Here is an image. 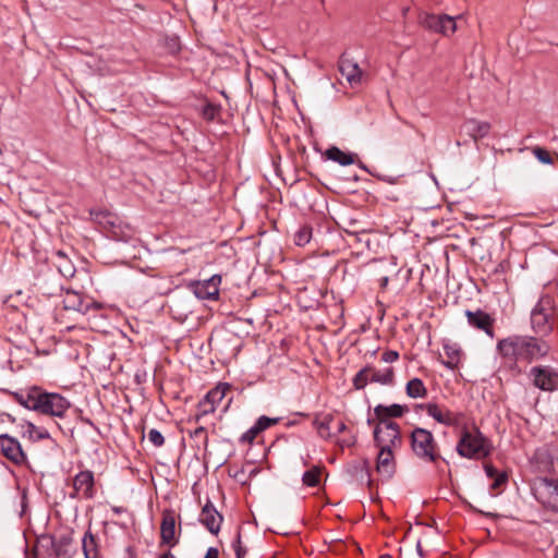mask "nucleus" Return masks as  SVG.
<instances>
[{
	"mask_svg": "<svg viewBox=\"0 0 558 558\" xmlns=\"http://www.w3.org/2000/svg\"><path fill=\"white\" fill-rule=\"evenodd\" d=\"M550 345L542 338L529 335H510L500 339L496 351L511 371L520 373V363L531 364L544 359Z\"/></svg>",
	"mask_w": 558,
	"mask_h": 558,
	"instance_id": "obj_1",
	"label": "nucleus"
},
{
	"mask_svg": "<svg viewBox=\"0 0 558 558\" xmlns=\"http://www.w3.org/2000/svg\"><path fill=\"white\" fill-rule=\"evenodd\" d=\"M14 399L27 410L53 417H63L71 407V402L60 393L47 392L37 386L15 392Z\"/></svg>",
	"mask_w": 558,
	"mask_h": 558,
	"instance_id": "obj_2",
	"label": "nucleus"
},
{
	"mask_svg": "<svg viewBox=\"0 0 558 558\" xmlns=\"http://www.w3.org/2000/svg\"><path fill=\"white\" fill-rule=\"evenodd\" d=\"M459 456L466 459H483L490 454L492 444L477 426L472 428L464 425L456 448Z\"/></svg>",
	"mask_w": 558,
	"mask_h": 558,
	"instance_id": "obj_3",
	"label": "nucleus"
},
{
	"mask_svg": "<svg viewBox=\"0 0 558 558\" xmlns=\"http://www.w3.org/2000/svg\"><path fill=\"white\" fill-rule=\"evenodd\" d=\"M555 325L554 299L545 295L539 299L531 312V326L538 338L548 336Z\"/></svg>",
	"mask_w": 558,
	"mask_h": 558,
	"instance_id": "obj_4",
	"label": "nucleus"
},
{
	"mask_svg": "<svg viewBox=\"0 0 558 558\" xmlns=\"http://www.w3.org/2000/svg\"><path fill=\"white\" fill-rule=\"evenodd\" d=\"M411 448L414 454L425 462H436L440 459L438 445L428 429L415 427L412 430Z\"/></svg>",
	"mask_w": 558,
	"mask_h": 558,
	"instance_id": "obj_5",
	"label": "nucleus"
},
{
	"mask_svg": "<svg viewBox=\"0 0 558 558\" xmlns=\"http://www.w3.org/2000/svg\"><path fill=\"white\" fill-rule=\"evenodd\" d=\"M532 493L544 508L558 512V481L548 477H538L532 485Z\"/></svg>",
	"mask_w": 558,
	"mask_h": 558,
	"instance_id": "obj_6",
	"label": "nucleus"
},
{
	"mask_svg": "<svg viewBox=\"0 0 558 558\" xmlns=\"http://www.w3.org/2000/svg\"><path fill=\"white\" fill-rule=\"evenodd\" d=\"M527 377L536 388L543 391H555L558 389V368L550 365L531 367Z\"/></svg>",
	"mask_w": 558,
	"mask_h": 558,
	"instance_id": "obj_7",
	"label": "nucleus"
},
{
	"mask_svg": "<svg viewBox=\"0 0 558 558\" xmlns=\"http://www.w3.org/2000/svg\"><path fill=\"white\" fill-rule=\"evenodd\" d=\"M417 409L424 411L428 416L433 417L436 422L446 425L457 427L460 425L463 417L462 413H456L445 407H440L437 403H422L416 405Z\"/></svg>",
	"mask_w": 558,
	"mask_h": 558,
	"instance_id": "obj_8",
	"label": "nucleus"
},
{
	"mask_svg": "<svg viewBox=\"0 0 558 558\" xmlns=\"http://www.w3.org/2000/svg\"><path fill=\"white\" fill-rule=\"evenodd\" d=\"M420 23L425 28L445 36L451 35L457 29L456 20L447 14H427L421 16Z\"/></svg>",
	"mask_w": 558,
	"mask_h": 558,
	"instance_id": "obj_9",
	"label": "nucleus"
},
{
	"mask_svg": "<svg viewBox=\"0 0 558 558\" xmlns=\"http://www.w3.org/2000/svg\"><path fill=\"white\" fill-rule=\"evenodd\" d=\"M94 473L89 470L81 471L73 478L74 492L70 494L71 498L92 499L95 495Z\"/></svg>",
	"mask_w": 558,
	"mask_h": 558,
	"instance_id": "obj_10",
	"label": "nucleus"
},
{
	"mask_svg": "<svg viewBox=\"0 0 558 558\" xmlns=\"http://www.w3.org/2000/svg\"><path fill=\"white\" fill-rule=\"evenodd\" d=\"M367 423L375 424L373 435H374L375 446L378 449L377 461H376V471L379 473L381 470V466L384 465V460L381 459L384 456V444L381 442V438H380V433H381L380 425L384 423V404H378L375 407L374 413L369 414L367 417Z\"/></svg>",
	"mask_w": 558,
	"mask_h": 558,
	"instance_id": "obj_11",
	"label": "nucleus"
},
{
	"mask_svg": "<svg viewBox=\"0 0 558 558\" xmlns=\"http://www.w3.org/2000/svg\"><path fill=\"white\" fill-rule=\"evenodd\" d=\"M0 451L14 464L20 465L26 460L20 441L8 434L0 435Z\"/></svg>",
	"mask_w": 558,
	"mask_h": 558,
	"instance_id": "obj_12",
	"label": "nucleus"
},
{
	"mask_svg": "<svg viewBox=\"0 0 558 558\" xmlns=\"http://www.w3.org/2000/svg\"><path fill=\"white\" fill-rule=\"evenodd\" d=\"M177 532V518L175 512L172 509H165L162 511V520L160 524V538L161 544L170 547L175 546L179 543V538L175 536Z\"/></svg>",
	"mask_w": 558,
	"mask_h": 558,
	"instance_id": "obj_13",
	"label": "nucleus"
},
{
	"mask_svg": "<svg viewBox=\"0 0 558 558\" xmlns=\"http://www.w3.org/2000/svg\"><path fill=\"white\" fill-rule=\"evenodd\" d=\"M465 316L468 318V323L471 327L476 328L478 330L484 331L489 338L495 337L493 325L495 319L482 310L476 311H465Z\"/></svg>",
	"mask_w": 558,
	"mask_h": 558,
	"instance_id": "obj_14",
	"label": "nucleus"
},
{
	"mask_svg": "<svg viewBox=\"0 0 558 558\" xmlns=\"http://www.w3.org/2000/svg\"><path fill=\"white\" fill-rule=\"evenodd\" d=\"M221 276L214 275L204 281H197L193 284V291L199 300H216L219 295V284Z\"/></svg>",
	"mask_w": 558,
	"mask_h": 558,
	"instance_id": "obj_15",
	"label": "nucleus"
},
{
	"mask_svg": "<svg viewBox=\"0 0 558 558\" xmlns=\"http://www.w3.org/2000/svg\"><path fill=\"white\" fill-rule=\"evenodd\" d=\"M223 517L217 511L210 500L204 505L201 514L199 522L214 535H217L220 531Z\"/></svg>",
	"mask_w": 558,
	"mask_h": 558,
	"instance_id": "obj_16",
	"label": "nucleus"
},
{
	"mask_svg": "<svg viewBox=\"0 0 558 558\" xmlns=\"http://www.w3.org/2000/svg\"><path fill=\"white\" fill-rule=\"evenodd\" d=\"M279 421V417H268L266 415L259 416L255 424L241 435L239 441L241 444H252L259 433L272 425H276Z\"/></svg>",
	"mask_w": 558,
	"mask_h": 558,
	"instance_id": "obj_17",
	"label": "nucleus"
},
{
	"mask_svg": "<svg viewBox=\"0 0 558 558\" xmlns=\"http://www.w3.org/2000/svg\"><path fill=\"white\" fill-rule=\"evenodd\" d=\"M490 129V123L476 119H468L462 124V131L475 142L487 136Z\"/></svg>",
	"mask_w": 558,
	"mask_h": 558,
	"instance_id": "obj_18",
	"label": "nucleus"
},
{
	"mask_svg": "<svg viewBox=\"0 0 558 558\" xmlns=\"http://www.w3.org/2000/svg\"><path fill=\"white\" fill-rule=\"evenodd\" d=\"M63 305L65 310L77 311L80 313H87L90 307V302L87 301L81 293L66 290Z\"/></svg>",
	"mask_w": 558,
	"mask_h": 558,
	"instance_id": "obj_19",
	"label": "nucleus"
},
{
	"mask_svg": "<svg viewBox=\"0 0 558 558\" xmlns=\"http://www.w3.org/2000/svg\"><path fill=\"white\" fill-rule=\"evenodd\" d=\"M56 542L53 535H40L35 547V558H49L54 555Z\"/></svg>",
	"mask_w": 558,
	"mask_h": 558,
	"instance_id": "obj_20",
	"label": "nucleus"
},
{
	"mask_svg": "<svg viewBox=\"0 0 558 558\" xmlns=\"http://www.w3.org/2000/svg\"><path fill=\"white\" fill-rule=\"evenodd\" d=\"M75 554L73 547V537L71 534L61 535L56 542L54 557L56 558H72Z\"/></svg>",
	"mask_w": 558,
	"mask_h": 558,
	"instance_id": "obj_21",
	"label": "nucleus"
},
{
	"mask_svg": "<svg viewBox=\"0 0 558 558\" xmlns=\"http://www.w3.org/2000/svg\"><path fill=\"white\" fill-rule=\"evenodd\" d=\"M339 71L349 83L353 84L360 81L361 71L357 63L341 57L339 60Z\"/></svg>",
	"mask_w": 558,
	"mask_h": 558,
	"instance_id": "obj_22",
	"label": "nucleus"
},
{
	"mask_svg": "<svg viewBox=\"0 0 558 558\" xmlns=\"http://www.w3.org/2000/svg\"><path fill=\"white\" fill-rule=\"evenodd\" d=\"M53 263L58 268L61 276L64 278H71L75 274V267L73 263L68 258L64 252L57 251L53 254Z\"/></svg>",
	"mask_w": 558,
	"mask_h": 558,
	"instance_id": "obj_23",
	"label": "nucleus"
},
{
	"mask_svg": "<svg viewBox=\"0 0 558 558\" xmlns=\"http://www.w3.org/2000/svg\"><path fill=\"white\" fill-rule=\"evenodd\" d=\"M335 423V417L332 414H325L319 417L316 416L313 426L316 428L318 435L324 439H329L332 436V424Z\"/></svg>",
	"mask_w": 558,
	"mask_h": 558,
	"instance_id": "obj_24",
	"label": "nucleus"
},
{
	"mask_svg": "<svg viewBox=\"0 0 558 558\" xmlns=\"http://www.w3.org/2000/svg\"><path fill=\"white\" fill-rule=\"evenodd\" d=\"M325 156L327 159L332 160L340 166H349L354 162V155L351 153H347L341 150L337 146H331L326 149Z\"/></svg>",
	"mask_w": 558,
	"mask_h": 558,
	"instance_id": "obj_25",
	"label": "nucleus"
},
{
	"mask_svg": "<svg viewBox=\"0 0 558 558\" xmlns=\"http://www.w3.org/2000/svg\"><path fill=\"white\" fill-rule=\"evenodd\" d=\"M82 550L85 558H98V542L90 529L85 532L82 538Z\"/></svg>",
	"mask_w": 558,
	"mask_h": 558,
	"instance_id": "obj_26",
	"label": "nucleus"
},
{
	"mask_svg": "<svg viewBox=\"0 0 558 558\" xmlns=\"http://www.w3.org/2000/svg\"><path fill=\"white\" fill-rule=\"evenodd\" d=\"M444 351L447 360H444L442 364L449 369L457 368L461 357L460 348L454 343H446L444 344Z\"/></svg>",
	"mask_w": 558,
	"mask_h": 558,
	"instance_id": "obj_27",
	"label": "nucleus"
},
{
	"mask_svg": "<svg viewBox=\"0 0 558 558\" xmlns=\"http://www.w3.org/2000/svg\"><path fill=\"white\" fill-rule=\"evenodd\" d=\"M407 395L410 398L417 399L427 396V389L422 379L415 377L408 381L405 387Z\"/></svg>",
	"mask_w": 558,
	"mask_h": 558,
	"instance_id": "obj_28",
	"label": "nucleus"
},
{
	"mask_svg": "<svg viewBox=\"0 0 558 558\" xmlns=\"http://www.w3.org/2000/svg\"><path fill=\"white\" fill-rule=\"evenodd\" d=\"M229 389L228 384H219L215 388L210 389L206 395L207 401H210L215 408L222 401L226 396V391Z\"/></svg>",
	"mask_w": 558,
	"mask_h": 558,
	"instance_id": "obj_29",
	"label": "nucleus"
},
{
	"mask_svg": "<svg viewBox=\"0 0 558 558\" xmlns=\"http://www.w3.org/2000/svg\"><path fill=\"white\" fill-rule=\"evenodd\" d=\"M112 226V235L116 240L122 242H129L134 238L135 231L130 226H116L114 222H111Z\"/></svg>",
	"mask_w": 558,
	"mask_h": 558,
	"instance_id": "obj_30",
	"label": "nucleus"
},
{
	"mask_svg": "<svg viewBox=\"0 0 558 558\" xmlns=\"http://www.w3.org/2000/svg\"><path fill=\"white\" fill-rule=\"evenodd\" d=\"M320 468L314 466L302 475V483L307 487H316L319 484Z\"/></svg>",
	"mask_w": 558,
	"mask_h": 558,
	"instance_id": "obj_31",
	"label": "nucleus"
},
{
	"mask_svg": "<svg viewBox=\"0 0 558 558\" xmlns=\"http://www.w3.org/2000/svg\"><path fill=\"white\" fill-rule=\"evenodd\" d=\"M312 239V228L310 226L301 227L294 234V243L298 246H304Z\"/></svg>",
	"mask_w": 558,
	"mask_h": 558,
	"instance_id": "obj_32",
	"label": "nucleus"
},
{
	"mask_svg": "<svg viewBox=\"0 0 558 558\" xmlns=\"http://www.w3.org/2000/svg\"><path fill=\"white\" fill-rule=\"evenodd\" d=\"M26 432L29 434L31 438H35L37 440L50 438V434L46 428L37 427L32 422H26Z\"/></svg>",
	"mask_w": 558,
	"mask_h": 558,
	"instance_id": "obj_33",
	"label": "nucleus"
},
{
	"mask_svg": "<svg viewBox=\"0 0 558 558\" xmlns=\"http://www.w3.org/2000/svg\"><path fill=\"white\" fill-rule=\"evenodd\" d=\"M215 411L216 408L214 404H211L210 401H207V398L204 397L197 404V414L195 415V421L199 422L203 416L214 413Z\"/></svg>",
	"mask_w": 558,
	"mask_h": 558,
	"instance_id": "obj_34",
	"label": "nucleus"
},
{
	"mask_svg": "<svg viewBox=\"0 0 558 558\" xmlns=\"http://www.w3.org/2000/svg\"><path fill=\"white\" fill-rule=\"evenodd\" d=\"M221 107L216 104L208 102L203 107L202 116L206 121H214L219 116Z\"/></svg>",
	"mask_w": 558,
	"mask_h": 558,
	"instance_id": "obj_35",
	"label": "nucleus"
},
{
	"mask_svg": "<svg viewBox=\"0 0 558 558\" xmlns=\"http://www.w3.org/2000/svg\"><path fill=\"white\" fill-rule=\"evenodd\" d=\"M533 155L537 158V160L544 165H551L553 158L549 154V151L542 147H534L533 148Z\"/></svg>",
	"mask_w": 558,
	"mask_h": 558,
	"instance_id": "obj_36",
	"label": "nucleus"
},
{
	"mask_svg": "<svg viewBox=\"0 0 558 558\" xmlns=\"http://www.w3.org/2000/svg\"><path fill=\"white\" fill-rule=\"evenodd\" d=\"M367 375H369L368 369L362 368L360 372H357L353 378V385L356 389L364 388L368 381H367Z\"/></svg>",
	"mask_w": 558,
	"mask_h": 558,
	"instance_id": "obj_37",
	"label": "nucleus"
},
{
	"mask_svg": "<svg viewBox=\"0 0 558 558\" xmlns=\"http://www.w3.org/2000/svg\"><path fill=\"white\" fill-rule=\"evenodd\" d=\"M396 473V462L391 453V449L386 446V478L391 477Z\"/></svg>",
	"mask_w": 558,
	"mask_h": 558,
	"instance_id": "obj_38",
	"label": "nucleus"
},
{
	"mask_svg": "<svg viewBox=\"0 0 558 558\" xmlns=\"http://www.w3.org/2000/svg\"><path fill=\"white\" fill-rule=\"evenodd\" d=\"M407 411L408 408L405 405L391 404L389 407H386V417H400Z\"/></svg>",
	"mask_w": 558,
	"mask_h": 558,
	"instance_id": "obj_39",
	"label": "nucleus"
},
{
	"mask_svg": "<svg viewBox=\"0 0 558 558\" xmlns=\"http://www.w3.org/2000/svg\"><path fill=\"white\" fill-rule=\"evenodd\" d=\"M148 440L155 446V447H161L165 444V437L157 429H150L148 432Z\"/></svg>",
	"mask_w": 558,
	"mask_h": 558,
	"instance_id": "obj_40",
	"label": "nucleus"
},
{
	"mask_svg": "<svg viewBox=\"0 0 558 558\" xmlns=\"http://www.w3.org/2000/svg\"><path fill=\"white\" fill-rule=\"evenodd\" d=\"M365 369H368V372H369V375H367L368 384H372V383L384 384V374L380 371H377L373 367H365Z\"/></svg>",
	"mask_w": 558,
	"mask_h": 558,
	"instance_id": "obj_41",
	"label": "nucleus"
},
{
	"mask_svg": "<svg viewBox=\"0 0 558 558\" xmlns=\"http://www.w3.org/2000/svg\"><path fill=\"white\" fill-rule=\"evenodd\" d=\"M493 480H494V482H493L490 488L493 490L499 489L500 487L506 485V483L508 481V475H507V473L501 472V473L497 474V476L494 477Z\"/></svg>",
	"mask_w": 558,
	"mask_h": 558,
	"instance_id": "obj_42",
	"label": "nucleus"
},
{
	"mask_svg": "<svg viewBox=\"0 0 558 558\" xmlns=\"http://www.w3.org/2000/svg\"><path fill=\"white\" fill-rule=\"evenodd\" d=\"M386 429H391L395 433L392 435V439H391L392 446H396L397 444L401 442V438H400L399 432H398V425L396 423L386 421Z\"/></svg>",
	"mask_w": 558,
	"mask_h": 558,
	"instance_id": "obj_43",
	"label": "nucleus"
},
{
	"mask_svg": "<svg viewBox=\"0 0 558 558\" xmlns=\"http://www.w3.org/2000/svg\"><path fill=\"white\" fill-rule=\"evenodd\" d=\"M190 435L192 438L204 437L205 442H207V440H208L207 435H206V429L203 426L195 428Z\"/></svg>",
	"mask_w": 558,
	"mask_h": 558,
	"instance_id": "obj_44",
	"label": "nucleus"
},
{
	"mask_svg": "<svg viewBox=\"0 0 558 558\" xmlns=\"http://www.w3.org/2000/svg\"><path fill=\"white\" fill-rule=\"evenodd\" d=\"M484 470H485V473L486 475L489 477V478H494L497 476V474H499L500 472H498V470L493 466L492 464H485L484 465Z\"/></svg>",
	"mask_w": 558,
	"mask_h": 558,
	"instance_id": "obj_45",
	"label": "nucleus"
},
{
	"mask_svg": "<svg viewBox=\"0 0 558 558\" xmlns=\"http://www.w3.org/2000/svg\"><path fill=\"white\" fill-rule=\"evenodd\" d=\"M364 466H365V478L367 481V485H368L369 489H372L374 481L371 478V474H369L371 466H369L368 460H364Z\"/></svg>",
	"mask_w": 558,
	"mask_h": 558,
	"instance_id": "obj_46",
	"label": "nucleus"
},
{
	"mask_svg": "<svg viewBox=\"0 0 558 558\" xmlns=\"http://www.w3.org/2000/svg\"><path fill=\"white\" fill-rule=\"evenodd\" d=\"M399 359V353L395 350H386V363L395 362Z\"/></svg>",
	"mask_w": 558,
	"mask_h": 558,
	"instance_id": "obj_47",
	"label": "nucleus"
},
{
	"mask_svg": "<svg viewBox=\"0 0 558 558\" xmlns=\"http://www.w3.org/2000/svg\"><path fill=\"white\" fill-rule=\"evenodd\" d=\"M332 428L336 430L333 434L342 433L347 429V425L343 421H335Z\"/></svg>",
	"mask_w": 558,
	"mask_h": 558,
	"instance_id": "obj_48",
	"label": "nucleus"
},
{
	"mask_svg": "<svg viewBox=\"0 0 558 558\" xmlns=\"http://www.w3.org/2000/svg\"><path fill=\"white\" fill-rule=\"evenodd\" d=\"M401 178H403V175H398V177H392V175H386V183H389V184H401Z\"/></svg>",
	"mask_w": 558,
	"mask_h": 558,
	"instance_id": "obj_49",
	"label": "nucleus"
},
{
	"mask_svg": "<svg viewBox=\"0 0 558 558\" xmlns=\"http://www.w3.org/2000/svg\"><path fill=\"white\" fill-rule=\"evenodd\" d=\"M205 558H219V551L215 547H209L206 551Z\"/></svg>",
	"mask_w": 558,
	"mask_h": 558,
	"instance_id": "obj_50",
	"label": "nucleus"
},
{
	"mask_svg": "<svg viewBox=\"0 0 558 558\" xmlns=\"http://www.w3.org/2000/svg\"><path fill=\"white\" fill-rule=\"evenodd\" d=\"M393 384V371L391 367H386V385Z\"/></svg>",
	"mask_w": 558,
	"mask_h": 558,
	"instance_id": "obj_51",
	"label": "nucleus"
},
{
	"mask_svg": "<svg viewBox=\"0 0 558 558\" xmlns=\"http://www.w3.org/2000/svg\"><path fill=\"white\" fill-rule=\"evenodd\" d=\"M239 546H243L242 545V542H241V532H240V529L238 530L236 532V536L232 543V547L233 549L235 550L236 548H239Z\"/></svg>",
	"mask_w": 558,
	"mask_h": 558,
	"instance_id": "obj_52",
	"label": "nucleus"
},
{
	"mask_svg": "<svg viewBox=\"0 0 558 558\" xmlns=\"http://www.w3.org/2000/svg\"><path fill=\"white\" fill-rule=\"evenodd\" d=\"M234 551L236 558H244L247 549L244 546H239V548H236Z\"/></svg>",
	"mask_w": 558,
	"mask_h": 558,
	"instance_id": "obj_53",
	"label": "nucleus"
},
{
	"mask_svg": "<svg viewBox=\"0 0 558 558\" xmlns=\"http://www.w3.org/2000/svg\"><path fill=\"white\" fill-rule=\"evenodd\" d=\"M342 274H343V280L345 279V277L349 275L352 279L354 278V274H350L349 270H348V265L347 263L343 264V267H342Z\"/></svg>",
	"mask_w": 558,
	"mask_h": 558,
	"instance_id": "obj_54",
	"label": "nucleus"
},
{
	"mask_svg": "<svg viewBox=\"0 0 558 558\" xmlns=\"http://www.w3.org/2000/svg\"><path fill=\"white\" fill-rule=\"evenodd\" d=\"M386 198H389V199H392V201H398L399 199V194H395V193H388V191L386 190Z\"/></svg>",
	"mask_w": 558,
	"mask_h": 558,
	"instance_id": "obj_55",
	"label": "nucleus"
},
{
	"mask_svg": "<svg viewBox=\"0 0 558 558\" xmlns=\"http://www.w3.org/2000/svg\"><path fill=\"white\" fill-rule=\"evenodd\" d=\"M112 511L114 513L120 514V513L124 512V508H122V507H112Z\"/></svg>",
	"mask_w": 558,
	"mask_h": 558,
	"instance_id": "obj_56",
	"label": "nucleus"
},
{
	"mask_svg": "<svg viewBox=\"0 0 558 558\" xmlns=\"http://www.w3.org/2000/svg\"><path fill=\"white\" fill-rule=\"evenodd\" d=\"M159 558H175L170 551L162 554Z\"/></svg>",
	"mask_w": 558,
	"mask_h": 558,
	"instance_id": "obj_57",
	"label": "nucleus"
},
{
	"mask_svg": "<svg viewBox=\"0 0 558 558\" xmlns=\"http://www.w3.org/2000/svg\"><path fill=\"white\" fill-rule=\"evenodd\" d=\"M378 317L380 320L384 319V310L378 311Z\"/></svg>",
	"mask_w": 558,
	"mask_h": 558,
	"instance_id": "obj_58",
	"label": "nucleus"
},
{
	"mask_svg": "<svg viewBox=\"0 0 558 558\" xmlns=\"http://www.w3.org/2000/svg\"><path fill=\"white\" fill-rule=\"evenodd\" d=\"M372 498H373L374 500H378V501L380 500V499H379V496H378V493L376 494V497H372Z\"/></svg>",
	"mask_w": 558,
	"mask_h": 558,
	"instance_id": "obj_59",
	"label": "nucleus"
},
{
	"mask_svg": "<svg viewBox=\"0 0 558 558\" xmlns=\"http://www.w3.org/2000/svg\"><path fill=\"white\" fill-rule=\"evenodd\" d=\"M243 474H244V471H243V470H241V471L239 472V478H240V477H242V475H243Z\"/></svg>",
	"mask_w": 558,
	"mask_h": 558,
	"instance_id": "obj_60",
	"label": "nucleus"
},
{
	"mask_svg": "<svg viewBox=\"0 0 558 558\" xmlns=\"http://www.w3.org/2000/svg\"><path fill=\"white\" fill-rule=\"evenodd\" d=\"M554 464H555L556 468H558V457L556 458Z\"/></svg>",
	"mask_w": 558,
	"mask_h": 558,
	"instance_id": "obj_61",
	"label": "nucleus"
},
{
	"mask_svg": "<svg viewBox=\"0 0 558 558\" xmlns=\"http://www.w3.org/2000/svg\"><path fill=\"white\" fill-rule=\"evenodd\" d=\"M234 477L239 480V472L234 474Z\"/></svg>",
	"mask_w": 558,
	"mask_h": 558,
	"instance_id": "obj_62",
	"label": "nucleus"
}]
</instances>
